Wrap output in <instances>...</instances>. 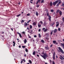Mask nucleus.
Here are the masks:
<instances>
[{
	"mask_svg": "<svg viewBox=\"0 0 64 64\" xmlns=\"http://www.w3.org/2000/svg\"><path fill=\"white\" fill-rule=\"evenodd\" d=\"M41 54H40V56L42 57V58H43L44 59L46 60V57H47V54L46 52H45V53L42 52Z\"/></svg>",
	"mask_w": 64,
	"mask_h": 64,
	"instance_id": "nucleus-1",
	"label": "nucleus"
},
{
	"mask_svg": "<svg viewBox=\"0 0 64 64\" xmlns=\"http://www.w3.org/2000/svg\"><path fill=\"white\" fill-rule=\"evenodd\" d=\"M58 49L60 51V52L62 53V54H64V52H63V50L60 47H59L58 48Z\"/></svg>",
	"mask_w": 64,
	"mask_h": 64,
	"instance_id": "nucleus-2",
	"label": "nucleus"
},
{
	"mask_svg": "<svg viewBox=\"0 0 64 64\" xmlns=\"http://www.w3.org/2000/svg\"><path fill=\"white\" fill-rule=\"evenodd\" d=\"M58 2V0L56 1V2H54L53 3V5H54V6H55L56 5V4Z\"/></svg>",
	"mask_w": 64,
	"mask_h": 64,
	"instance_id": "nucleus-3",
	"label": "nucleus"
},
{
	"mask_svg": "<svg viewBox=\"0 0 64 64\" xmlns=\"http://www.w3.org/2000/svg\"><path fill=\"white\" fill-rule=\"evenodd\" d=\"M56 24H57L56 25V27H58L59 26V22H56Z\"/></svg>",
	"mask_w": 64,
	"mask_h": 64,
	"instance_id": "nucleus-4",
	"label": "nucleus"
},
{
	"mask_svg": "<svg viewBox=\"0 0 64 64\" xmlns=\"http://www.w3.org/2000/svg\"><path fill=\"white\" fill-rule=\"evenodd\" d=\"M55 54L54 53L53 54V59L54 60H55Z\"/></svg>",
	"mask_w": 64,
	"mask_h": 64,
	"instance_id": "nucleus-5",
	"label": "nucleus"
},
{
	"mask_svg": "<svg viewBox=\"0 0 64 64\" xmlns=\"http://www.w3.org/2000/svg\"><path fill=\"white\" fill-rule=\"evenodd\" d=\"M23 41L24 42V43L26 44L27 42V40L26 39H25V40H23Z\"/></svg>",
	"mask_w": 64,
	"mask_h": 64,
	"instance_id": "nucleus-6",
	"label": "nucleus"
},
{
	"mask_svg": "<svg viewBox=\"0 0 64 64\" xmlns=\"http://www.w3.org/2000/svg\"><path fill=\"white\" fill-rule=\"evenodd\" d=\"M57 30L56 29H54V33H56L57 32Z\"/></svg>",
	"mask_w": 64,
	"mask_h": 64,
	"instance_id": "nucleus-7",
	"label": "nucleus"
},
{
	"mask_svg": "<svg viewBox=\"0 0 64 64\" xmlns=\"http://www.w3.org/2000/svg\"><path fill=\"white\" fill-rule=\"evenodd\" d=\"M48 17H49V20L50 21H51V16H48Z\"/></svg>",
	"mask_w": 64,
	"mask_h": 64,
	"instance_id": "nucleus-8",
	"label": "nucleus"
},
{
	"mask_svg": "<svg viewBox=\"0 0 64 64\" xmlns=\"http://www.w3.org/2000/svg\"><path fill=\"white\" fill-rule=\"evenodd\" d=\"M41 26V24H39V23H38V27H40Z\"/></svg>",
	"mask_w": 64,
	"mask_h": 64,
	"instance_id": "nucleus-9",
	"label": "nucleus"
},
{
	"mask_svg": "<svg viewBox=\"0 0 64 64\" xmlns=\"http://www.w3.org/2000/svg\"><path fill=\"white\" fill-rule=\"evenodd\" d=\"M27 25H28V24H27L26 22H25L24 24V26H27Z\"/></svg>",
	"mask_w": 64,
	"mask_h": 64,
	"instance_id": "nucleus-10",
	"label": "nucleus"
},
{
	"mask_svg": "<svg viewBox=\"0 0 64 64\" xmlns=\"http://www.w3.org/2000/svg\"><path fill=\"white\" fill-rule=\"evenodd\" d=\"M36 54V51H34L32 53V54L33 55H35Z\"/></svg>",
	"mask_w": 64,
	"mask_h": 64,
	"instance_id": "nucleus-11",
	"label": "nucleus"
},
{
	"mask_svg": "<svg viewBox=\"0 0 64 64\" xmlns=\"http://www.w3.org/2000/svg\"><path fill=\"white\" fill-rule=\"evenodd\" d=\"M59 13L60 15H62V12H61V11L60 10Z\"/></svg>",
	"mask_w": 64,
	"mask_h": 64,
	"instance_id": "nucleus-12",
	"label": "nucleus"
},
{
	"mask_svg": "<svg viewBox=\"0 0 64 64\" xmlns=\"http://www.w3.org/2000/svg\"><path fill=\"white\" fill-rule=\"evenodd\" d=\"M32 24L33 25L35 26V25H36V22H34Z\"/></svg>",
	"mask_w": 64,
	"mask_h": 64,
	"instance_id": "nucleus-13",
	"label": "nucleus"
},
{
	"mask_svg": "<svg viewBox=\"0 0 64 64\" xmlns=\"http://www.w3.org/2000/svg\"><path fill=\"white\" fill-rule=\"evenodd\" d=\"M61 45L62 47H63L64 46V43L62 44V43H61Z\"/></svg>",
	"mask_w": 64,
	"mask_h": 64,
	"instance_id": "nucleus-14",
	"label": "nucleus"
},
{
	"mask_svg": "<svg viewBox=\"0 0 64 64\" xmlns=\"http://www.w3.org/2000/svg\"><path fill=\"white\" fill-rule=\"evenodd\" d=\"M36 16H38V12H36Z\"/></svg>",
	"mask_w": 64,
	"mask_h": 64,
	"instance_id": "nucleus-15",
	"label": "nucleus"
},
{
	"mask_svg": "<svg viewBox=\"0 0 64 64\" xmlns=\"http://www.w3.org/2000/svg\"><path fill=\"white\" fill-rule=\"evenodd\" d=\"M41 42H42V43H44V41L43 40H41Z\"/></svg>",
	"mask_w": 64,
	"mask_h": 64,
	"instance_id": "nucleus-16",
	"label": "nucleus"
},
{
	"mask_svg": "<svg viewBox=\"0 0 64 64\" xmlns=\"http://www.w3.org/2000/svg\"><path fill=\"white\" fill-rule=\"evenodd\" d=\"M42 1L41 2V3H44V0H42Z\"/></svg>",
	"mask_w": 64,
	"mask_h": 64,
	"instance_id": "nucleus-17",
	"label": "nucleus"
},
{
	"mask_svg": "<svg viewBox=\"0 0 64 64\" xmlns=\"http://www.w3.org/2000/svg\"><path fill=\"white\" fill-rule=\"evenodd\" d=\"M50 6H52V2H50Z\"/></svg>",
	"mask_w": 64,
	"mask_h": 64,
	"instance_id": "nucleus-18",
	"label": "nucleus"
},
{
	"mask_svg": "<svg viewBox=\"0 0 64 64\" xmlns=\"http://www.w3.org/2000/svg\"><path fill=\"white\" fill-rule=\"evenodd\" d=\"M53 42L54 44H55V43H56V42L55 40H54L53 41Z\"/></svg>",
	"mask_w": 64,
	"mask_h": 64,
	"instance_id": "nucleus-19",
	"label": "nucleus"
},
{
	"mask_svg": "<svg viewBox=\"0 0 64 64\" xmlns=\"http://www.w3.org/2000/svg\"><path fill=\"white\" fill-rule=\"evenodd\" d=\"M29 63H30V64H32V61H31V60H29Z\"/></svg>",
	"mask_w": 64,
	"mask_h": 64,
	"instance_id": "nucleus-20",
	"label": "nucleus"
},
{
	"mask_svg": "<svg viewBox=\"0 0 64 64\" xmlns=\"http://www.w3.org/2000/svg\"><path fill=\"white\" fill-rule=\"evenodd\" d=\"M38 36L39 38H40V37H41V35H40V34H38Z\"/></svg>",
	"mask_w": 64,
	"mask_h": 64,
	"instance_id": "nucleus-21",
	"label": "nucleus"
},
{
	"mask_svg": "<svg viewBox=\"0 0 64 64\" xmlns=\"http://www.w3.org/2000/svg\"><path fill=\"white\" fill-rule=\"evenodd\" d=\"M25 51L26 52H28V49H27V48H26Z\"/></svg>",
	"mask_w": 64,
	"mask_h": 64,
	"instance_id": "nucleus-22",
	"label": "nucleus"
},
{
	"mask_svg": "<svg viewBox=\"0 0 64 64\" xmlns=\"http://www.w3.org/2000/svg\"><path fill=\"white\" fill-rule=\"evenodd\" d=\"M19 36L21 38L22 37V36H21V34H19Z\"/></svg>",
	"mask_w": 64,
	"mask_h": 64,
	"instance_id": "nucleus-23",
	"label": "nucleus"
},
{
	"mask_svg": "<svg viewBox=\"0 0 64 64\" xmlns=\"http://www.w3.org/2000/svg\"><path fill=\"white\" fill-rule=\"evenodd\" d=\"M59 12V10H58L56 12V13H58Z\"/></svg>",
	"mask_w": 64,
	"mask_h": 64,
	"instance_id": "nucleus-24",
	"label": "nucleus"
},
{
	"mask_svg": "<svg viewBox=\"0 0 64 64\" xmlns=\"http://www.w3.org/2000/svg\"><path fill=\"white\" fill-rule=\"evenodd\" d=\"M31 21V20H29L27 22V23H29V22H30Z\"/></svg>",
	"mask_w": 64,
	"mask_h": 64,
	"instance_id": "nucleus-25",
	"label": "nucleus"
},
{
	"mask_svg": "<svg viewBox=\"0 0 64 64\" xmlns=\"http://www.w3.org/2000/svg\"><path fill=\"white\" fill-rule=\"evenodd\" d=\"M30 29H31V28H32V26H31V25H30Z\"/></svg>",
	"mask_w": 64,
	"mask_h": 64,
	"instance_id": "nucleus-26",
	"label": "nucleus"
},
{
	"mask_svg": "<svg viewBox=\"0 0 64 64\" xmlns=\"http://www.w3.org/2000/svg\"><path fill=\"white\" fill-rule=\"evenodd\" d=\"M62 6L64 7V2H63L62 4Z\"/></svg>",
	"mask_w": 64,
	"mask_h": 64,
	"instance_id": "nucleus-27",
	"label": "nucleus"
},
{
	"mask_svg": "<svg viewBox=\"0 0 64 64\" xmlns=\"http://www.w3.org/2000/svg\"><path fill=\"white\" fill-rule=\"evenodd\" d=\"M26 16H30V14H27Z\"/></svg>",
	"mask_w": 64,
	"mask_h": 64,
	"instance_id": "nucleus-28",
	"label": "nucleus"
},
{
	"mask_svg": "<svg viewBox=\"0 0 64 64\" xmlns=\"http://www.w3.org/2000/svg\"><path fill=\"white\" fill-rule=\"evenodd\" d=\"M40 22L42 24H43V22L42 21H40Z\"/></svg>",
	"mask_w": 64,
	"mask_h": 64,
	"instance_id": "nucleus-29",
	"label": "nucleus"
},
{
	"mask_svg": "<svg viewBox=\"0 0 64 64\" xmlns=\"http://www.w3.org/2000/svg\"><path fill=\"white\" fill-rule=\"evenodd\" d=\"M47 30V28L44 31V32H46V31Z\"/></svg>",
	"mask_w": 64,
	"mask_h": 64,
	"instance_id": "nucleus-30",
	"label": "nucleus"
},
{
	"mask_svg": "<svg viewBox=\"0 0 64 64\" xmlns=\"http://www.w3.org/2000/svg\"><path fill=\"white\" fill-rule=\"evenodd\" d=\"M53 30H52V32H50V34L51 35H52V33H53Z\"/></svg>",
	"mask_w": 64,
	"mask_h": 64,
	"instance_id": "nucleus-31",
	"label": "nucleus"
},
{
	"mask_svg": "<svg viewBox=\"0 0 64 64\" xmlns=\"http://www.w3.org/2000/svg\"><path fill=\"white\" fill-rule=\"evenodd\" d=\"M20 15H21V14H20L18 15L17 16V17H19V16H20Z\"/></svg>",
	"mask_w": 64,
	"mask_h": 64,
	"instance_id": "nucleus-32",
	"label": "nucleus"
},
{
	"mask_svg": "<svg viewBox=\"0 0 64 64\" xmlns=\"http://www.w3.org/2000/svg\"><path fill=\"white\" fill-rule=\"evenodd\" d=\"M40 5L39 4H38V5H37L36 6V7L37 8H38V7H39V6Z\"/></svg>",
	"mask_w": 64,
	"mask_h": 64,
	"instance_id": "nucleus-33",
	"label": "nucleus"
},
{
	"mask_svg": "<svg viewBox=\"0 0 64 64\" xmlns=\"http://www.w3.org/2000/svg\"><path fill=\"white\" fill-rule=\"evenodd\" d=\"M62 20L63 21V22H64V17H63L62 18Z\"/></svg>",
	"mask_w": 64,
	"mask_h": 64,
	"instance_id": "nucleus-34",
	"label": "nucleus"
},
{
	"mask_svg": "<svg viewBox=\"0 0 64 64\" xmlns=\"http://www.w3.org/2000/svg\"><path fill=\"white\" fill-rule=\"evenodd\" d=\"M22 48H25L26 47V46H22Z\"/></svg>",
	"mask_w": 64,
	"mask_h": 64,
	"instance_id": "nucleus-35",
	"label": "nucleus"
},
{
	"mask_svg": "<svg viewBox=\"0 0 64 64\" xmlns=\"http://www.w3.org/2000/svg\"><path fill=\"white\" fill-rule=\"evenodd\" d=\"M61 3V1H60L59 2L58 4H60V3Z\"/></svg>",
	"mask_w": 64,
	"mask_h": 64,
	"instance_id": "nucleus-36",
	"label": "nucleus"
},
{
	"mask_svg": "<svg viewBox=\"0 0 64 64\" xmlns=\"http://www.w3.org/2000/svg\"><path fill=\"white\" fill-rule=\"evenodd\" d=\"M47 16H49V13H48V12H47Z\"/></svg>",
	"mask_w": 64,
	"mask_h": 64,
	"instance_id": "nucleus-37",
	"label": "nucleus"
},
{
	"mask_svg": "<svg viewBox=\"0 0 64 64\" xmlns=\"http://www.w3.org/2000/svg\"><path fill=\"white\" fill-rule=\"evenodd\" d=\"M52 63L53 64H55V62L54 61H52Z\"/></svg>",
	"mask_w": 64,
	"mask_h": 64,
	"instance_id": "nucleus-38",
	"label": "nucleus"
},
{
	"mask_svg": "<svg viewBox=\"0 0 64 64\" xmlns=\"http://www.w3.org/2000/svg\"><path fill=\"white\" fill-rule=\"evenodd\" d=\"M59 4H58V3L56 5V6H57V7H58V6H59Z\"/></svg>",
	"mask_w": 64,
	"mask_h": 64,
	"instance_id": "nucleus-39",
	"label": "nucleus"
},
{
	"mask_svg": "<svg viewBox=\"0 0 64 64\" xmlns=\"http://www.w3.org/2000/svg\"><path fill=\"white\" fill-rule=\"evenodd\" d=\"M50 11L52 12L54 11V10H50Z\"/></svg>",
	"mask_w": 64,
	"mask_h": 64,
	"instance_id": "nucleus-40",
	"label": "nucleus"
},
{
	"mask_svg": "<svg viewBox=\"0 0 64 64\" xmlns=\"http://www.w3.org/2000/svg\"><path fill=\"white\" fill-rule=\"evenodd\" d=\"M36 56H37V57H38V58H39V55L37 54Z\"/></svg>",
	"mask_w": 64,
	"mask_h": 64,
	"instance_id": "nucleus-41",
	"label": "nucleus"
},
{
	"mask_svg": "<svg viewBox=\"0 0 64 64\" xmlns=\"http://www.w3.org/2000/svg\"><path fill=\"white\" fill-rule=\"evenodd\" d=\"M40 0H38V1L39 3H40Z\"/></svg>",
	"mask_w": 64,
	"mask_h": 64,
	"instance_id": "nucleus-42",
	"label": "nucleus"
},
{
	"mask_svg": "<svg viewBox=\"0 0 64 64\" xmlns=\"http://www.w3.org/2000/svg\"><path fill=\"white\" fill-rule=\"evenodd\" d=\"M23 61H24V62H26V60H25V59H23Z\"/></svg>",
	"mask_w": 64,
	"mask_h": 64,
	"instance_id": "nucleus-43",
	"label": "nucleus"
},
{
	"mask_svg": "<svg viewBox=\"0 0 64 64\" xmlns=\"http://www.w3.org/2000/svg\"><path fill=\"white\" fill-rule=\"evenodd\" d=\"M44 25H46V22H44Z\"/></svg>",
	"mask_w": 64,
	"mask_h": 64,
	"instance_id": "nucleus-44",
	"label": "nucleus"
},
{
	"mask_svg": "<svg viewBox=\"0 0 64 64\" xmlns=\"http://www.w3.org/2000/svg\"><path fill=\"white\" fill-rule=\"evenodd\" d=\"M36 40L37 41V42H38V41H39V40H38V39H37Z\"/></svg>",
	"mask_w": 64,
	"mask_h": 64,
	"instance_id": "nucleus-45",
	"label": "nucleus"
},
{
	"mask_svg": "<svg viewBox=\"0 0 64 64\" xmlns=\"http://www.w3.org/2000/svg\"><path fill=\"white\" fill-rule=\"evenodd\" d=\"M60 57H61V58H62L63 59V56H60Z\"/></svg>",
	"mask_w": 64,
	"mask_h": 64,
	"instance_id": "nucleus-46",
	"label": "nucleus"
},
{
	"mask_svg": "<svg viewBox=\"0 0 64 64\" xmlns=\"http://www.w3.org/2000/svg\"><path fill=\"white\" fill-rule=\"evenodd\" d=\"M24 22V20H22L21 22H22V23H23Z\"/></svg>",
	"mask_w": 64,
	"mask_h": 64,
	"instance_id": "nucleus-47",
	"label": "nucleus"
},
{
	"mask_svg": "<svg viewBox=\"0 0 64 64\" xmlns=\"http://www.w3.org/2000/svg\"><path fill=\"white\" fill-rule=\"evenodd\" d=\"M60 30H61V29H60V28H58V31H60Z\"/></svg>",
	"mask_w": 64,
	"mask_h": 64,
	"instance_id": "nucleus-48",
	"label": "nucleus"
},
{
	"mask_svg": "<svg viewBox=\"0 0 64 64\" xmlns=\"http://www.w3.org/2000/svg\"><path fill=\"white\" fill-rule=\"evenodd\" d=\"M22 34H25V32H22Z\"/></svg>",
	"mask_w": 64,
	"mask_h": 64,
	"instance_id": "nucleus-49",
	"label": "nucleus"
},
{
	"mask_svg": "<svg viewBox=\"0 0 64 64\" xmlns=\"http://www.w3.org/2000/svg\"><path fill=\"white\" fill-rule=\"evenodd\" d=\"M23 60H22L21 61V62H20V63H21V64H22V63H23Z\"/></svg>",
	"mask_w": 64,
	"mask_h": 64,
	"instance_id": "nucleus-50",
	"label": "nucleus"
},
{
	"mask_svg": "<svg viewBox=\"0 0 64 64\" xmlns=\"http://www.w3.org/2000/svg\"><path fill=\"white\" fill-rule=\"evenodd\" d=\"M38 3H39V2H38V1H37L36 3V4H38Z\"/></svg>",
	"mask_w": 64,
	"mask_h": 64,
	"instance_id": "nucleus-51",
	"label": "nucleus"
},
{
	"mask_svg": "<svg viewBox=\"0 0 64 64\" xmlns=\"http://www.w3.org/2000/svg\"><path fill=\"white\" fill-rule=\"evenodd\" d=\"M38 32H40L41 31V29H40L38 30Z\"/></svg>",
	"mask_w": 64,
	"mask_h": 64,
	"instance_id": "nucleus-52",
	"label": "nucleus"
},
{
	"mask_svg": "<svg viewBox=\"0 0 64 64\" xmlns=\"http://www.w3.org/2000/svg\"><path fill=\"white\" fill-rule=\"evenodd\" d=\"M34 37H35V38L37 37V36H36V35H34Z\"/></svg>",
	"mask_w": 64,
	"mask_h": 64,
	"instance_id": "nucleus-53",
	"label": "nucleus"
},
{
	"mask_svg": "<svg viewBox=\"0 0 64 64\" xmlns=\"http://www.w3.org/2000/svg\"><path fill=\"white\" fill-rule=\"evenodd\" d=\"M46 50H48V49H49V48L47 47L46 48Z\"/></svg>",
	"mask_w": 64,
	"mask_h": 64,
	"instance_id": "nucleus-54",
	"label": "nucleus"
},
{
	"mask_svg": "<svg viewBox=\"0 0 64 64\" xmlns=\"http://www.w3.org/2000/svg\"><path fill=\"white\" fill-rule=\"evenodd\" d=\"M24 57H26V54H25L24 55Z\"/></svg>",
	"mask_w": 64,
	"mask_h": 64,
	"instance_id": "nucleus-55",
	"label": "nucleus"
},
{
	"mask_svg": "<svg viewBox=\"0 0 64 64\" xmlns=\"http://www.w3.org/2000/svg\"><path fill=\"white\" fill-rule=\"evenodd\" d=\"M60 59H61L62 60H63V59H62V58H60Z\"/></svg>",
	"mask_w": 64,
	"mask_h": 64,
	"instance_id": "nucleus-56",
	"label": "nucleus"
},
{
	"mask_svg": "<svg viewBox=\"0 0 64 64\" xmlns=\"http://www.w3.org/2000/svg\"><path fill=\"white\" fill-rule=\"evenodd\" d=\"M11 29L12 31H13V28H11Z\"/></svg>",
	"mask_w": 64,
	"mask_h": 64,
	"instance_id": "nucleus-57",
	"label": "nucleus"
},
{
	"mask_svg": "<svg viewBox=\"0 0 64 64\" xmlns=\"http://www.w3.org/2000/svg\"><path fill=\"white\" fill-rule=\"evenodd\" d=\"M17 33H18V34H19V35L20 34V33H19V32H18Z\"/></svg>",
	"mask_w": 64,
	"mask_h": 64,
	"instance_id": "nucleus-58",
	"label": "nucleus"
},
{
	"mask_svg": "<svg viewBox=\"0 0 64 64\" xmlns=\"http://www.w3.org/2000/svg\"><path fill=\"white\" fill-rule=\"evenodd\" d=\"M28 37L29 38H31L30 36H28Z\"/></svg>",
	"mask_w": 64,
	"mask_h": 64,
	"instance_id": "nucleus-59",
	"label": "nucleus"
},
{
	"mask_svg": "<svg viewBox=\"0 0 64 64\" xmlns=\"http://www.w3.org/2000/svg\"><path fill=\"white\" fill-rule=\"evenodd\" d=\"M13 43H14V44H15V42H13Z\"/></svg>",
	"mask_w": 64,
	"mask_h": 64,
	"instance_id": "nucleus-60",
	"label": "nucleus"
},
{
	"mask_svg": "<svg viewBox=\"0 0 64 64\" xmlns=\"http://www.w3.org/2000/svg\"><path fill=\"white\" fill-rule=\"evenodd\" d=\"M30 3H33V2H31V1H30Z\"/></svg>",
	"mask_w": 64,
	"mask_h": 64,
	"instance_id": "nucleus-61",
	"label": "nucleus"
},
{
	"mask_svg": "<svg viewBox=\"0 0 64 64\" xmlns=\"http://www.w3.org/2000/svg\"><path fill=\"white\" fill-rule=\"evenodd\" d=\"M52 46H53V45H52V44L50 45V47H52Z\"/></svg>",
	"mask_w": 64,
	"mask_h": 64,
	"instance_id": "nucleus-62",
	"label": "nucleus"
},
{
	"mask_svg": "<svg viewBox=\"0 0 64 64\" xmlns=\"http://www.w3.org/2000/svg\"><path fill=\"white\" fill-rule=\"evenodd\" d=\"M45 28H43V30H45Z\"/></svg>",
	"mask_w": 64,
	"mask_h": 64,
	"instance_id": "nucleus-63",
	"label": "nucleus"
},
{
	"mask_svg": "<svg viewBox=\"0 0 64 64\" xmlns=\"http://www.w3.org/2000/svg\"><path fill=\"white\" fill-rule=\"evenodd\" d=\"M61 9H63V10H64V8H62Z\"/></svg>",
	"mask_w": 64,
	"mask_h": 64,
	"instance_id": "nucleus-64",
	"label": "nucleus"
}]
</instances>
